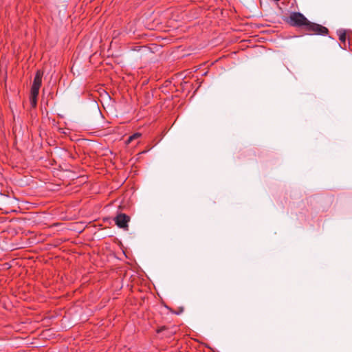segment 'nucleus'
I'll list each match as a JSON object with an SVG mask.
<instances>
[{"label": "nucleus", "mask_w": 352, "mask_h": 352, "mask_svg": "<svg viewBox=\"0 0 352 352\" xmlns=\"http://www.w3.org/2000/svg\"><path fill=\"white\" fill-rule=\"evenodd\" d=\"M141 136V133H134L133 135H131L129 139L127 140L126 141V143L127 144H129L130 142H131L133 140H135V139H138Z\"/></svg>", "instance_id": "6"}, {"label": "nucleus", "mask_w": 352, "mask_h": 352, "mask_svg": "<svg viewBox=\"0 0 352 352\" xmlns=\"http://www.w3.org/2000/svg\"><path fill=\"white\" fill-rule=\"evenodd\" d=\"M289 23L293 26H304L307 31L313 32L315 34L325 35L328 33V29L327 28L310 22L300 12L292 13L289 18Z\"/></svg>", "instance_id": "1"}, {"label": "nucleus", "mask_w": 352, "mask_h": 352, "mask_svg": "<svg viewBox=\"0 0 352 352\" xmlns=\"http://www.w3.org/2000/svg\"><path fill=\"white\" fill-rule=\"evenodd\" d=\"M339 39L341 42H346V33L344 30H339L338 32Z\"/></svg>", "instance_id": "4"}, {"label": "nucleus", "mask_w": 352, "mask_h": 352, "mask_svg": "<svg viewBox=\"0 0 352 352\" xmlns=\"http://www.w3.org/2000/svg\"><path fill=\"white\" fill-rule=\"evenodd\" d=\"M42 76L43 72L40 70H38L36 73L32 86L41 87V82H42Z\"/></svg>", "instance_id": "3"}, {"label": "nucleus", "mask_w": 352, "mask_h": 352, "mask_svg": "<svg viewBox=\"0 0 352 352\" xmlns=\"http://www.w3.org/2000/svg\"><path fill=\"white\" fill-rule=\"evenodd\" d=\"M30 100L31 105L33 107H36V102H37V97H34L33 96H30Z\"/></svg>", "instance_id": "7"}, {"label": "nucleus", "mask_w": 352, "mask_h": 352, "mask_svg": "<svg viewBox=\"0 0 352 352\" xmlns=\"http://www.w3.org/2000/svg\"><path fill=\"white\" fill-rule=\"evenodd\" d=\"M39 89L38 87L32 86L30 96L38 97Z\"/></svg>", "instance_id": "5"}, {"label": "nucleus", "mask_w": 352, "mask_h": 352, "mask_svg": "<svg viewBox=\"0 0 352 352\" xmlns=\"http://www.w3.org/2000/svg\"><path fill=\"white\" fill-rule=\"evenodd\" d=\"M130 220V217L124 214L120 213L115 218L116 224L120 228L128 230V223Z\"/></svg>", "instance_id": "2"}]
</instances>
